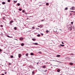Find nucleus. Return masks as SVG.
Instances as JSON below:
<instances>
[{"instance_id":"f257e3e1","label":"nucleus","mask_w":75,"mask_h":75,"mask_svg":"<svg viewBox=\"0 0 75 75\" xmlns=\"http://www.w3.org/2000/svg\"><path fill=\"white\" fill-rule=\"evenodd\" d=\"M13 22H14V21H10L9 22L10 24L11 25H12V24H12V23H13Z\"/></svg>"},{"instance_id":"f03ea898","label":"nucleus","mask_w":75,"mask_h":75,"mask_svg":"<svg viewBox=\"0 0 75 75\" xmlns=\"http://www.w3.org/2000/svg\"><path fill=\"white\" fill-rule=\"evenodd\" d=\"M19 40H23L24 38H19Z\"/></svg>"},{"instance_id":"7ed1b4c3","label":"nucleus","mask_w":75,"mask_h":75,"mask_svg":"<svg viewBox=\"0 0 75 75\" xmlns=\"http://www.w3.org/2000/svg\"><path fill=\"white\" fill-rule=\"evenodd\" d=\"M21 57V54H18V57H19V58H20Z\"/></svg>"},{"instance_id":"20e7f679","label":"nucleus","mask_w":75,"mask_h":75,"mask_svg":"<svg viewBox=\"0 0 75 75\" xmlns=\"http://www.w3.org/2000/svg\"><path fill=\"white\" fill-rule=\"evenodd\" d=\"M33 44L34 45H38V43H34Z\"/></svg>"},{"instance_id":"39448f33","label":"nucleus","mask_w":75,"mask_h":75,"mask_svg":"<svg viewBox=\"0 0 75 75\" xmlns=\"http://www.w3.org/2000/svg\"><path fill=\"white\" fill-rule=\"evenodd\" d=\"M69 64L70 65H73V63H70Z\"/></svg>"},{"instance_id":"423d86ee","label":"nucleus","mask_w":75,"mask_h":75,"mask_svg":"<svg viewBox=\"0 0 75 75\" xmlns=\"http://www.w3.org/2000/svg\"><path fill=\"white\" fill-rule=\"evenodd\" d=\"M71 9L72 10H75V8H74V7H71Z\"/></svg>"},{"instance_id":"0eeeda50","label":"nucleus","mask_w":75,"mask_h":75,"mask_svg":"<svg viewBox=\"0 0 75 75\" xmlns=\"http://www.w3.org/2000/svg\"><path fill=\"white\" fill-rule=\"evenodd\" d=\"M42 67L43 68H46V66H45L44 65V66H43Z\"/></svg>"},{"instance_id":"6e6552de","label":"nucleus","mask_w":75,"mask_h":75,"mask_svg":"<svg viewBox=\"0 0 75 75\" xmlns=\"http://www.w3.org/2000/svg\"><path fill=\"white\" fill-rule=\"evenodd\" d=\"M68 29L69 30H72V28H69Z\"/></svg>"},{"instance_id":"1a4fd4ad","label":"nucleus","mask_w":75,"mask_h":75,"mask_svg":"<svg viewBox=\"0 0 75 75\" xmlns=\"http://www.w3.org/2000/svg\"><path fill=\"white\" fill-rule=\"evenodd\" d=\"M57 72H60V70L59 69H57Z\"/></svg>"},{"instance_id":"9d476101","label":"nucleus","mask_w":75,"mask_h":75,"mask_svg":"<svg viewBox=\"0 0 75 75\" xmlns=\"http://www.w3.org/2000/svg\"><path fill=\"white\" fill-rule=\"evenodd\" d=\"M2 4H6V3L4 2H2Z\"/></svg>"},{"instance_id":"9b49d317","label":"nucleus","mask_w":75,"mask_h":75,"mask_svg":"<svg viewBox=\"0 0 75 75\" xmlns=\"http://www.w3.org/2000/svg\"><path fill=\"white\" fill-rule=\"evenodd\" d=\"M21 46H24V43H22L21 45Z\"/></svg>"},{"instance_id":"f8f14e48","label":"nucleus","mask_w":75,"mask_h":75,"mask_svg":"<svg viewBox=\"0 0 75 75\" xmlns=\"http://www.w3.org/2000/svg\"><path fill=\"white\" fill-rule=\"evenodd\" d=\"M30 55H34V53H31Z\"/></svg>"},{"instance_id":"ddd939ff","label":"nucleus","mask_w":75,"mask_h":75,"mask_svg":"<svg viewBox=\"0 0 75 75\" xmlns=\"http://www.w3.org/2000/svg\"><path fill=\"white\" fill-rule=\"evenodd\" d=\"M60 55H57L56 56L57 57H60Z\"/></svg>"},{"instance_id":"4468645a","label":"nucleus","mask_w":75,"mask_h":75,"mask_svg":"<svg viewBox=\"0 0 75 75\" xmlns=\"http://www.w3.org/2000/svg\"><path fill=\"white\" fill-rule=\"evenodd\" d=\"M60 46H62V47H64V45H62V44L60 45Z\"/></svg>"},{"instance_id":"2eb2a0df","label":"nucleus","mask_w":75,"mask_h":75,"mask_svg":"<svg viewBox=\"0 0 75 75\" xmlns=\"http://www.w3.org/2000/svg\"><path fill=\"white\" fill-rule=\"evenodd\" d=\"M14 29L15 30H17V28H16V27H14Z\"/></svg>"},{"instance_id":"dca6fc26","label":"nucleus","mask_w":75,"mask_h":75,"mask_svg":"<svg viewBox=\"0 0 75 75\" xmlns=\"http://www.w3.org/2000/svg\"><path fill=\"white\" fill-rule=\"evenodd\" d=\"M28 53L26 54V56L27 57H28Z\"/></svg>"},{"instance_id":"f3484780","label":"nucleus","mask_w":75,"mask_h":75,"mask_svg":"<svg viewBox=\"0 0 75 75\" xmlns=\"http://www.w3.org/2000/svg\"><path fill=\"white\" fill-rule=\"evenodd\" d=\"M68 10V8H66L65 9V10Z\"/></svg>"},{"instance_id":"a211bd4d","label":"nucleus","mask_w":75,"mask_h":75,"mask_svg":"<svg viewBox=\"0 0 75 75\" xmlns=\"http://www.w3.org/2000/svg\"><path fill=\"white\" fill-rule=\"evenodd\" d=\"M19 11H21V10H22V9L21 8H20L19 9Z\"/></svg>"},{"instance_id":"6ab92c4d","label":"nucleus","mask_w":75,"mask_h":75,"mask_svg":"<svg viewBox=\"0 0 75 75\" xmlns=\"http://www.w3.org/2000/svg\"><path fill=\"white\" fill-rule=\"evenodd\" d=\"M10 57L11 58H13V55H11Z\"/></svg>"},{"instance_id":"aec40b11","label":"nucleus","mask_w":75,"mask_h":75,"mask_svg":"<svg viewBox=\"0 0 75 75\" xmlns=\"http://www.w3.org/2000/svg\"><path fill=\"white\" fill-rule=\"evenodd\" d=\"M17 5H18V6H20V3H18L17 4Z\"/></svg>"},{"instance_id":"412c9836","label":"nucleus","mask_w":75,"mask_h":75,"mask_svg":"<svg viewBox=\"0 0 75 75\" xmlns=\"http://www.w3.org/2000/svg\"><path fill=\"white\" fill-rule=\"evenodd\" d=\"M37 37H40V34L38 35Z\"/></svg>"},{"instance_id":"4be33fe9","label":"nucleus","mask_w":75,"mask_h":75,"mask_svg":"<svg viewBox=\"0 0 75 75\" xmlns=\"http://www.w3.org/2000/svg\"><path fill=\"white\" fill-rule=\"evenodd\" d=\"M46 5H47V6H48V5H49V4L48 3H47L46 4Z\"/></svg>"},{"instance_id":"5701e85b","label":"nucleus","mask_w":75,"mask_h":75,"mask_svg":"<svg viewBox=\"0 0 75 75\" xmlns=\"http://www.w3.org/2000/svg\"><path fill=\"white\" fill-rule=\"evenodd\" d=\"M54 32H57V30H54Z\"/></svg>"},{"instance_id":"b1692460","label":"nucleus","mask_w":75,"mask_h":75,"mask_svg":"<svg viewBox=\"0 0 75 75\" xmlns=\"http://www.w3.org/2000/svg\"><path fill=\"white\" fill-rule=\"evenodd\" d=\"M46 32L47 33H49V31L48 30H47L46 31Z\"/></svg>"},{"instance_id":"393cba45","label":"nucleus","mask_w":75,"mask_h":75,"mask_svg":"<svg viewBox=\"0 0 75 75\" xmlns=\"http://www.w3.org/2000/svg\"><path fill=\"white\" fill-rule=\"evenodd\" d=\"M40 28H41V27H42V25H40Z\"/></svg>"},{"instance_id":"a878e982","label":"nucleus","mask_w":75,"mask_h":75,"mask_svg":"<svg viewBox=\"0 0 75 75\" xmlns=\"http://www.w3.org/2000/svg\"><path fill=\"white\" fill-rule=\"evenodd\" d=\"M32 28V29H34L35 28V27H33Z\"/></svg>"},{"instance_id":"bb28decb","label":"nucleus","mask_w":75,"mask_h":75,"mask_svg":"<svg viewBox=\"0 0 75 75\" xmlns=\"http://www.w3.org/2000/svg\"><path fill=\"white\" fill-rule=\"evenodd\" d=\"M32 40H33V41H35V39H33Z\"/></svg>"},{"instance_id":"cd10ccee","label":"nucleus","mask_w":75,"mask_h":75,"mask_svg":"<svg viewBox=\"0 0 75 75\" xmlns=\"http://www.w3.org/2000/svg\"><path fill=\"white\" fill-rule=\"evenodd\" d=\"M32 74H35V73L33 71L32 72Z\"/></svg>"},{"instance_id":"c85d7f7f","label":"nucleus","mask_w":75,"mask_h":75,"mask_svg":"<svg viewBox=\"0 0 75 75\" xmlns=\"http://www.w3.org/2000/svg\"><path fill=\"white\" fill-rule=\"evenodd\" d=\"M0 26H1V27H3V26L1 25H0Z\"/></svg>"},{"instance_id":"c756f323","label":"nucleus","mask_w":75,"mask_h":75,"mask_svg":"<svg viewBox=\"0 0 75 75\" xmlns=\"http://www.w3.org/2000/svg\"><path fill=\"white\" fill-rule=\"evenodd\" d=\"M8 2H10V0H8Z\"/></svg>"},{"instance_id":"7c9ffc66","label":"nucleus","mask_w":75,"mask_h":75,"mask_svg":"<svg viewBox=\"0 0 75 75\" xmlns=\"http://www.w3.org/2000/svg\"><path fill=\"white\" fill-rule=\"evenodd\" d=\"M38 53H39V54H42L41 52H38Z\"/></svg>"},{"instance_id":"2f4dec72","label":"nucleus","mask_w":75,"mask_h":75,"mask_svg":"<svg viewBox=\"0 0 75 75\" xmlns=\"http://www.w3.org/2000/svg\"><path fill=\"white\" fill-rule=\"evenodd\" d=\"M41 35H44V34L43 33H41Z\"/></svg>"},{"instance_id":"473e14b6","label":"nucleus","mask_w":75,"mask_h":75,"mask_svg":"<svg viewBox=\"0 0 75 75\" xmlns=\"http://www.w3.org/2000/svg\"><path fill=\"white\" fill-rule=\"evenodd\" d=\"M24 10H23V11H22V12H23V13H24Z\"/></svg>"},{"instance_id":"72a5a7b5","label":"nucleus","mask_w":75,"mask_h":75,"mask_svg":"<svg viewBox=\"0 0 75 75\" xmlns=\"http://www.w3.org/2000/svg\"><path fill=\"white\" fill-rule=\"evenodd\" d=\"M62 42V44H64V42Z\"/></svg>"},{"instance_id":"f704fd0d","label":"nucleus","mask_w":75,"mask_h":75,"mask_svg":"<svg viewBox=\"0 0 75 75\" xmlns=\"http://www.w3.org/2000/svg\"><path fill=\"white\" fill-rule=\"evenodd\" d=\"M73 22H71V24H73Z\"/></svg>"},{"instance_id":"c9c22d12","label":"nucleus","mask_w":75,"mask_h":75,"mask_svg":"<svg viewBox=\"0 0 75 75\" xmlns=\"http://www.w3.org/2000/svg\"><path fill=\"white\" fill-rule=\"evenodd\" d=\"M70 16H72V13H70Z\"/></svg>"},{"instance_id":"e433bc0d","label":"nucleus","mask_w":75,"mask_h":75,"mask_svg":"<svg viewBox=\"0 0 75 75\" xmlns=\"http://www.w3.org/2000/svg\"><path fill=\"white\" fill-rule=\"evenodd\" d=\"M0 52H1V49H0Z\"/></svg>"},{"instance_id":"4c0bfd02","label":"nucleus","mask_w":75,"mask_h":75,"mask_svg":"<svg viewBox=\"0 0 75 75\" xmlns=\"http://www.w3.org/2000/svg\"><path fill=\"white\" fill-rule=\"evenodd\" d=\"M4 74H7V72H5L4 73Z\"/></svg>"},{"instance_id":"58836bf2","label":"nucleus","mask_w":75,"mask_h":75,"mask_svg":"<svg viewBox=\"0 0 75 75\" xmlns=\"http://www.w3.org/2000/svg\"><path fill=\"white\" fill-rule=\"evenodd\" d=\"M47 70H46L45 71H44V72H47Z\"/></svg>"},{"instance_id":"ea45409f","label":"nucleus","mask_w":75,"mask_h":75,"mask_svg":"<svg viewBox=\"0 0 75 75\" xmlns=\"http://www.w3.org/2000/svg\"><path fill=\"white\" fill-rule=\"evenodd\" d=\"M7 37H9V38L10 37V36H8V35H7Z\"/></svg>"},{"instance_id":"a19ab883","label":"nucleus","mask_w":75,"mask_h":75,"mask_svg":"<svg viewBox=\"0 0 75 75\" xmlns=\"http://www.w3.org/2000/svg\"><path fill=\"white\" fill-rule=\"evenodd\" d=\"M70 11L71 12H74V11Z\"/></svg>"},{"instance_id":"79ce46f5","label":"nucleus","mask_w":75,"mask_h":75,"mask_svg":"<svg viewBox=\"0 0 75 75\" xmlns=\"http://www.w3.org/2000/svg\"><path fill=\"white\" fill-rule=\"evenodd\" d=\"M1 75H4V74H2Z\"/></svg>"},{"instance_id":"37998d69","label":"nucleus","mask_w":75,"mask_h":75,"mask_svg":"<svg viewBox=\"0 0 75 75\" xmlns=\"http://www.w3.org/2000/svg\"><path fill=\"white\" fill-rule=\"evenodd\" d=\"M9 65H11V63H9Z\"/></svg>"},{"instance_id":"c03bdc74","label":"nucleus","mask_w":75,"mask_h":75,"mask_svg":"<svg viewBox=\"0 0 75 75\" xmlns=\"http://www.w3.org/2000/svg\"><path fill=\"white\" fill-rule=\"evenodd\" d=\"M40 27V26H38V27Z\"/></svg>"},{"instance_id":"a18cd8bd","label":"nucleus","mask_w":75,"mask_h":75,"mask_svg":"<svg viewBox=\"0 0 75 75\" xmlns=\"http://www.w3.org/2000/svg\"><path fill=\"white\" fill-rule=\"evenodd\" d=\"M70 10H72V8H70Z\"/></svg>"},{"instance_id":"49530a36","label":"nucleus","mask_w":75,"mask_h":75,"mask_svg":"<svg viewBox=\"0 0 75 75\" xmlns=\"http://www.w3.org/2000/svg\"><path fill=\"white\" fill-rule=\"evenodd\" d=\"M17 2V1H16V2H14V3H16Z\"/></svg>"},{"instance_id":"de8ad7c7","label":"nucleus","mask_w":75,"mask_h":75,"mask_svg":"<svg viewBox=\"0 0 75 75\" xmlns=\"http://www.w3.org/2000/svg\"><path fill=\"white\" fill-rule=\"evenodd\" d=\"M43 20H42V21H43Z\"/></svg>"},{"instance_id":"09e8293b","label":"nucleus","mask_w":75,"mask_h":75,"mask_svg":"<svg viewBox=\"0 0 75 75\" xmlns=\"http://www.w3.org/2000/svg\"><path fill=\"white\" fill-rule=\"evenodd\" d=\"M38 63H37V64L38 65Z\"/></svg>"}]
</instances>
